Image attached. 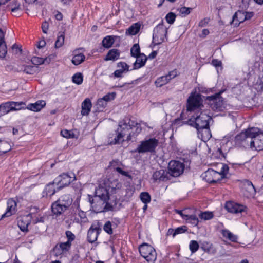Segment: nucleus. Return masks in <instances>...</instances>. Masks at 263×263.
<instances>
[{
	"label": "nucleus",
	"mask_w": 263,
	"mask_h": 263,
	"mask_svg": "<svg viewBox=\"0 0 263 263\" xmlns=\"http://www.w3.org/2000/svg\"><path fill=\"white\" fill-rule=\"evenodd\" d=\"M217 166L219 168V171L210 168L202 174L206 182L210 183H216L226 177L229 171L228 166L222 163H217Z\"/></svg>",
	"instance_id": "obj_1"
},
{
	"label": "nucleus",
	"mask_w": 263,
	"mask_h": 263,
	"mask_svg": "<svg viewBox=\"0 0 263 263\" xmlns=\"http://www.w3.org/2000/svg\"><path fill=\"white\" fill-rule=\"evenodd\" d=\"M257 128H249L245 131L237 135L235 138V145L246 148H251L252 137L257 133Z\"/></svg>",
	"instance_id": "obj_2"
},
{
	"label": "nucleus",
	"mask_w": 263,
	"mask_h": 263,
	"mask_svg": "<svg viewBox=\"0 0 263 263\" xmlns=\"http://www.w3.org/2000/svg\"><path fill=\"white\" fill-rule=\"evenodd\" d=\"M89 197V201L91 203V207L96 212H102V211L97 210L99 207L102 208L105 203L106 200H109V192L106 188L104 187H99L95 191V199Z\"/></svg>",
	"instance_id": "obj_3"
},
{
	"label": "nucleus",
	"mask_w": 263,
	"mask_h": 263,
	"mask_svg": "<svg viewBox=\"0 0 263 263\" xmlns=\"http://www.w3.org/2000/svg\"><path fill=\"white\" fill-rule=\"evenodd\" d=\"M131 129L126 123L121 121L117 130V136L110 143L117 144L123 143L124 141H129L132 139V134L129 132Z\"/></svg>",
	"instance_id": "obj_4"
},
{
	"label": "nucleus",
	"mask_w": 263,
	"mask_h": 263,
	"mask_svg": "<svg viewBox=\"0 0 263 263\" xmlns=\"http://www.w3.org/2000/svg\"><path fill=\"white\" fill-rule=\"evenodd\" d=\"M158 140L155 138L145 139L140 142L137 147L133 151L135 153L144 154L154 153L158 145Z\"/></svg>",
	"instance_id": "obj_5"
},
{
	"label": "nucleus",
	"mask_w": 263,
	"mask_h": 263,
	"mask_svg": "<svg viewBox=\"0 0 263 263\" xmlns=\"http://www.w3.org/2000/svg\"><path fill=\"white\" fill-rule=\"evenodd\" d=\"M211 118L206 113L200 112L199 115L196 117L192 116V117L189 120V124L194 126L196 129L201 127H205L209 126V121Z\"/></svg>",
	"instance_id": "obj_6"
},
{
	"label": "nucleus",
	"mask_w": 263,
	"mask_h": 263,
	"mask_svg": "<svg viewBox=\"0 0 263 263\" xmlns=\"http://www.w3.org/2000/svg\"><path fill=\"white\" fill-rule=\"evenodd\" d=\"M167 33V28L164 26L163 21L154 29L153 34V43L159 45L164 41Z\"/></svg>",
	"instance_id": "obj_7"
},
{
	"label": "nucleus",
	"mask_w": 263,
	"mask_h": 263,
	"mask_svg": "<svg viewBox=\"0 0 263 263\" xmlns=\"http://www.w3.org/2000/svg\"><path fill=\"white\" fill-rule=\"evenodd\" d=\"M139 251L141 255L147 261L153 262L156 260L157 253L155 249L151 245L144 243L139 246Z\"/></svg>",
	"instance_id": "obj_8"
},
{
	"label": "nucleus",
	"mask_w": 263,
	"mask_h": 263,
	"mask_svg": "<svg viewBox=\"0 0 263 263\" xmlns=\"http://www.w3.org/2000/svg\"><path fill=\"white\" fill-rule=\"evenodd\" d=\"M76 179L75 175L73 173H63L55 178L54 183H56L57 190L68 185L72 181Z\"/></svg>",
	"instance_id": "obj_9"
},
{
	"label": "nucleus",
	"mask_w": 263,
	"mask_h": 263,
	"mask_svg": "<svg viewBox=\"0 0 263 263\" xmlns=\"http://www.w3.org/2000/svg\"><path fill=\"white\" fill-rule=\"evenodd\" d=\"M221 93L222 91H220L208 97V99L210 102V106L214 110L222 111L225 108V102L220 96Z\"/></svg>",
	"instance_id": "obj_10"
},
{
	"label": "nucleus",
	"mask_w": 263,
	"mask_h": 263,
	"mask_svg": "<svg viewBox=\"0 0 263 263\" xmlns=\"http://www.w3.org/2000/svg\"><path fill=\"white\" fill-rule=\"evenodd\" d=\"M168 171L170 178L178 177L182 174L184 170L183 163L178 161H171L168 164Z\"/></svg>",
	"instance_id": "obj_11"
},
{
	"label": "nucleus",
	"mask_w": 263,
	"mask_h": 263,
	"mask_svg": "<svg viewBox=\"0 0 263 263\" xmlns=\"http://www.w3.org/2000/svg\"><path fill=\"white\" fill-rule=\"evenodd\" d=\"M202 105V99L199 94H193L187 99V110L194 111L199 108Z\"/></svg>",
	"instance_id": "obj_12"
},
{
	"label": "nucleus",
	"mask_w": 263,
	"mask_h": 263,
	"mask_svg": "<svg viewBox=\"0 0 263 263\" xmlns=\"http://www.w3.org/2000/svg\"><path fill=\"white\" fill-rule=\"evenodd\" d=\"M101 231L102 229L98 222L92 224L87 232L88 241L91 243L95 242Z\"/></svg>",
	"instance_id": "obj_13"
},
{
	"label": "nucleus",
	"mask_w": 263,
	"mask_h": 263,
	"mask_svg": "<svg viewBox=\"0 0 263 263\" xmlns=\"http://www.w3.org/2000/svg\"><path fill=\"white\" fill-rule=\"evenodd\" d=\"M152 179L153 182L160 183L164 182L171 179L170 174L167 170L161 169L154 172Z\"/></svg>",
	"instance_id": "obj_14"
},
{
	"label": "nucleus",
	"mask_w": 263,
	"mask_h": 263,
	"mask_svg": "<svg viewBox=\"0 0 263 263\" xmlns=\"http://www.w3.org/2000/svg\"><path fill=\"white\" fill-rule=\"evenodd\" d=\"M251 149L257 151L263 150V133L260 132L258 128V131L252 137Z\"/></svg>",
	"instance_id": "obj_15"
},
{
	"label": "nucleus",
	"mask_w": 263,
	"mask_h": 263,
	"mask_svg": "<svg viewBox=\"0 0 263 263\" xmlns=\"http://www.w3.org/2000/svg\"><path fill=\"white\" fill-rule=\"evenodd\" d=\"M225 208L229 212L235 214L246 212L247 210L246 206L232 201L227 202Z\"/></svg>",
	"instance_id": "obj_16"
},
{
	"label": "nucleus",
	"mask_w": 263,
	"mask_h": 263,
	"mask_svg": "<svg viewBox=\"0 0 263 263\" xmlns=\"http://www.w3.org/2000/svg\"><path fill=\"white\" fill-rule=\"evenodd\" d=\"M71 244L69 242H59L57 243L53 249V252L56 256L66 254L70 249Z\"/></svg>",
	"instance_id": "obj_17"
},
{
	"label": "nucleus",
	"mask_w": 263,
	"mask_h": 263,
	"mask_svg": "<svg viewBox=\"0 0 263 263\" xmlns=\"http://www.w3.org/2000/svg\"><path fill=\"white\" fill-rule=\"evenodd\" d=\"M117 66L119 69L115 70L112 74L116 78H122L123 73L129 71V66L124 62L118 63Z\"/></svg>",
	"instance_id": "obj_18"
},
{
	"label": "nucleus",
	"mask_w": 263,
	"mask_h": 263,
	"mask_svg": "<svg viewBox=\"0 0 263 263\" xmlns=\"http://www.w3.org/2000/svg\"><path fill=\"white\" fill-rule=\"evenodd\" d=\"M17 203L16 201L12 199H9L7 201V207L6 212L2 215L1 219L5 217H8L15 213V209Z\"/></svg>",
	"instance_id": "obj_19"
},
{
	"label": "nucleus",
	"mask_w": 263,
	"mask_h": 263,
	"mask_svg": "<svg viewBox=\"0 0 263 263\" xmlns=\"http://www.w3.org/2000/svg\"><path fill=\"white\" fill-rule=\"evenodd\" d=\"M196 129L198 138L202 141H205L208 140L212 136L209 126L205 127L199 128Z\"/></svg>",
	"instance_id": "obj_20"
},
{
	"label": "nucleus",
	"mask_w": 263,
	"mask_h": 263,
	"mask_svg": "<svg viewBox=\"0 0 263 263\" xmlns=\"http://www.w3.org/2000/svg\"><path fill=\"white\" fill-rule=\"evenodd\" d=\"M244 14V11L242 10H238L236 12L233 16L231 24H234L235 27H238L241 23L245 21Z\"/></svg>",
	"instance_id": "obj_21"
},
{
	"label": "nucleus",
	"mask_w": 263,
	"mask_h": 263,
	"mask_svg": "<svg viewBox=\"0 0 263 263\" xmlns=\"http://www.w3.org/2000/svg\"><path fill=\"white\" fill-rule=\"evenodd\" d=\"M18 71H23L27 74H34L39 72L38 66L30 65H22L19 66Z\"/></svg>",
	"instance_id": "obj_22"
},
{
	"label": "nucleus",
	"mask_w": 263,
	"mask_h": 263,
	"mask_svg": "<svg viewBox=\"0 0 263 263\" xmlns=\"http://www.w3.org/2000/svg\"><path fill=\"white\" fill-rule=\"evenodd\" d=\"M244 185V195L248 198L253 197L255 194L256 190L252 183L247 181Z\"/></svg>",
	"instance_id": "obj_23"
},
{
	"label": "nucleus",
	"mask_w": 263,
	"mask_h": 263,
	"mask_svg": "<svg viewBox=\"0 0 263 263\" xmlns=\"http://www.w3.org/2000/svg\"><path fill=\"white\" fill-rule=\"evenodd\" d=\"M62 205L63 208L68 209L72 202V199L70 197L69 195H64L62 196L57 201Z\"/></svg>",
	"instance_id": "obj_24"
},
{
	"label": "nucleus",
	"mask_w": 263,
	"mask_h": 263,
	"mask_svg": "<svg viewBox=\"0 0 263 263\" xmlns=\"http://www.w3.org/2000/svg\"><path fill=\"white\" fill-rule=\"evenodd\" d=\"M56 185V183H54V180L52 182H50L48 184L44 191L43 192V197L45 196H49L51 197L53 195L55 194L57 190H56L55 185Z\"/></svg>",
	"instance_id": "obj_25"
},
{
	"label": "nucleus",
	"mask_w": 263,
	"mask_h": 263,
	"mask_svg": "<svg viewBox=\"0 0 263 263\" xmlns=\"http://www.w3.org/2000/svg\"><path fill=\"white\" fill-rule=\"evenodd\" d=\"M92 107V104L91 100L89 98H86L82 103L81 107V114L82 116H87L89 115L91 108Z\"/></svg>",
	"instance_id": "obj_26"
},
{
	"label": "nucleus",
	"mask_w": 263,
	"mask_h": 263,
	"mask_svg": "<svg viewBox=\"0 0 263 263\" xmlns=\"http://www.w3.org/2000/svg\"><path fill=\"white\" fill-rule=\"evenodd\" d=\"M46 105V102L44 100H39L35 103H31L28 105L27 108L33 111H39L41 110Z\"/></svg>",
	"instance_id": "obj_27"
},
{
	"label": "nucleus",
	"mask_w": 263,
	"mask_h": 263,
	"mask_svg": "<svg viewBox=\"0 0 263 263\" xmlns=\"http://www.w3.org/2000/svg\"><path fill=\"white\" fill-rule=\"evenodd\" d=\"M136 60L134 64V69H136L143 66L147 60V57L144 54H140L139 55L136 57Z\"/></svg>",
	"instance_id": "obj_28"
},
{
	"label": "nucleus",
	"mask_w": 263,
	"mask_h": 263,
	"mask_svg": "<svg viewBox=\"0 0 263 263\" xmlns=\"http://www.w3.org/2000/svg\"><path fill=\"white\" fill-rule=\"evenodd\" d=\"M120 52L117 49L110 50L106 55L104 60L116 61L119 58Z\"/></svg>",
	"instance_id": "obj_29"
},
{
	"label": "nucleus",
	"mask_w": 263,
	"mask_h": 263,
	"mask_svg": "<svg viewBox=\"0 0 263 263\" xmlns=\"http://www.w3.org/2000/svg\"><path fill=\"white\" fill-rule=\"evenodd\" d=\"M66 210V209L63 208L62 206V205L56 201L54 203H52L51 205V211L53 215L56 216H60L63 213H64Z\"/></svg>",
	"instance_id": "obj_30"
},
{
	"label": "nucleus",
	"mask_w": 263,
	"mask_h": 263,
	"mask_svg": "<svg viewBox=\"0 0 263 263\" xmlns=\"http://www.w3.org/2000/svg\"><path fill=\"white\" fill-rule=\"evenodd\" d=\"M141 24L139 23H136L130 26L126 31V34L129 35H136L139 31Z\"/></svg>",
	"instance_id": "obj_31"
},
{
	"label": "nucleus",
	"mask_w": 263,
	"mask_h": 263,
	"mask_svg": "<svg viewBox=\"0 0 263 263\" xmlns=\"http://www.w3.org/2000/svg\"><path fill=\"white\" fill-rule=\"evenodd\" d=\"M221 234L223 237L226 238L232 242H237L238 236L234 235L228 230H222Z\"/></svg>",
	"instance_id": "obj_32"
},
{
	"label": "nucleus",
	"mask_w": 263,
	"mask_h": 263,
	"mask_svg": "<svg viewBox=\"0 0 263 263\" xmlns=\"http://www.w3.org/2000/svg\"><path fill=\"white\" fill-rule=\"evenodd\" d=\"M115 36L108 35L105 37L102 41V46L105 48H109L111 47L115 42Z\"/></svg>",
	"instance_id": "obj_33"
},
{
	"label": "nucleus",
	"mask_w": 263,
	"mask_h": 263,
	"mask_svg": "<svg viewBox=\"0 0 263 263\" xmlns=\"http://www.w3.org/2000/svg\"><path fill=\"white\" fill-rule=\"evenodd\" d=\"M11 149V146L8 142L0 139V155L9 152Z\"/></svg>",
	"instance_id": "obj_34"
},
{
	"label": "nucleus",
	"mask_w": 263,
	"mask_h": 263,
	"mask_svg": "<svg viewBox=\"0 0 263 263\" xmlns=\"http://www.w3.org/2000/svg\"><path fill=\"white\" fill-rule=\"evenodd\" d=\"M170 82L167 75L158 78L155 82L157 87H161Z\"/></svg>",
	"instance_id": "obj_35"
},
{
	"label": "nucleus",
	"mask_w": 263,
	"mask_h": 263,
	"mask_svg": "<svg viewBox=\"0 0 263 263\" xmlns=\"http://www.w3.org/2000/svg\"><path fill=\"white\" fill-rule=\"evenodd\" d=\"M76 53L77 51H74ZM85 56L82 53H76L72 59V63L75 65H78L84 61Z\"/></svg>",
	"instance_id": "obj_36"
},
{
	"label": "nucleus",
	"mask_w": 263,
	"mask_h": 263,
	"mask_svg": "<svg viewBox=\"0 0 263 263\" xmlns=\"http://www.w3.org/2000/svg\"><path fill=\"white\" fill-rule=\"evenodd\" d=\"M182 218L187 222L191 223L195 226L198 223V219L195 215H182Z\"/></svg>",
	"instance_id": "obj_37"
},
{
	"label": "nucleus",
	"mask_w": 263,
	"mask_h": 263,
	"mask_svg": "<svg viewBox=\"0 0 263 263\" xmlns=\"http://www.w3.org/2000/svg\"><path fill=\"white\" fill-rule=\"evenodd\" d=\"M11 111L20 110L25 107V104L22 102H9Z\"/></svg>",
	"instance_id": "obj_38"
},
{
	"label": "nucleus",
	"mask_w": 263,
	"mask_h": 263,
	"mask_svg": "<svg viewBox=\"0 0 263 263\" xmlns=\"http://www.w3.org/2000/svg\"><path fill=\"white\" fill-rule=\"evenodd\" d=\"M11 111L9 102L0 105V117Z\"/></svg>",
	"instance_id": "obj_39"
},
{
	"label": "nucleus",
	"mask_w": 263,
	"mask_h": 263,
	"mask_svg": "<svg viewBox=\"0 0 263 263\" xmlns=\"http://www.w3.org/2000/svg\"><path fill=\"white\" fill-rule=\"evenodd\" d=\"M7 53V47L5 41L0 42V58L4 59Z\"/></svg>",
	"instance_id": "obj_40"
},
{
	"label": "nucleus",
	"mask_w": 263,
	"mask_h": 263,
	"mask_svg": "<svg viewBox=\"0 0 263 263\" xmlns=\"http://www.w3.org/2000/svg\"><path fill=\"white\" fill-rule=\"evenodd\" d=\"M192 9L191 7H181L178 8L177 11L182 17H185L191 12Z\"/></svg>",
	"instance_id": "obj_41"
},
{
	"label": "nucleus",
	"mask_w": 263,
	"mask_h": 263,
	"mask_svg": "<svg viewBox=\"0 0 263 263\" xmlns=\"http://www.w3.org/2000/svg\"><path fill=\"white\" fill-rule=\"evenodd\" d=\"M64 34L63 32L59 33L55 43V48H60L63 45L64 43Z\"/></svg>",
	"instance_id": "obj_42"
},
{
	"label": "nucleus",
	"mask_w": 263,
	"mask_h": 263,
	"mask_svg": "<svg viewBox=\"0 0 263 263\" xmlns=\"http://www.w3.org/2000/svg\"><path fill=\"white\" fill-rule=\"evenodd\" d=\"M131 55L133 57H136L140 55V48L138 44H135L130 49Z\"/></svg>",
	"instance_id": "obj_43"
},
{
	"label": "nucleus",
	"mask_w": 263,
	"mask_h": 263,
	"mask_svg": "<svg viewBox=\"0 0 263 263\" xmlns=\"http://www.w3.org/2000/svg\"><path fill=\"white\" fill-rule=\"evenodd\" d=\"M140 199L144 204H147L150 202L151 196L147 192H142L140 195Z\"/></svg>",
	"instance_id": "obj_44"
},
{
	"label": "nucleus",
	"mask_w": 263,
	"mask_h": 263,
	"mask_svg": "<svg viewBox=\"0 0 263 263\" xmlns=\"http://www.w3.org/2000/svg\"><path fill=\"white\" fill-rule=\"evenodd\" d=\"M83 80V74L81 73H76L72 77V81L73 83L80 85L82 83Z\"/></svg>",
	"instance_id": "obj_45"
},
{
	"label": "nucleus",
	"mask_w": 263,
	"mask_h": 263,
	"mask_svg": "<svg viewBox=\"0 0 263 263\" xmlns=\"http://www.w3.org/2000/svg\"><path fill=\"white\" fill-rule=\"evenodd\" d=\"M114 209L113 206L108 202V200H106L105 203L104 204V206H102V208L99 207L97 208L98 210L102 211V212H108L112 211Z\"/></svg>",
	"instance_id": "obj_46"
},
{
	"label": "nucleus",
	"mask_w": 263,
	"mask_h": 263,
	"mask_svg": "<svg viewBox=\"0 0 263 263\" xmlns=\"http://www.w3.org/2000/svg\"><path fill=\"white\" fill-rule=\"evenodd\" d=\"M46 60V58L43 59L42 58L33 57L32 58L31 61L33 65H36V66H37L38 65L44 64Z\"/></svg>",
	"instance_id": "obj_47"
},
{
	"label": "nucleus",
	"mask_w": 263,
	"mask_h": 263,
	"mask_svg": "<svg viewBox=\"0 0 263 263\" xmlns=\"http://www.w3.org/2000/svg\"><path fill=\"white\" fill-rule=\"evenodd\" d=\"M17 225L22 231H28V226L29 225V223L28 222H24L22 219H20L18 220Z\"/></svg>",
	"instance_id": "obj_48"
},
{
	"label": "nucleus",
	"mask_w": 263,
	"mask_h": 263,
	"mask_svg": "<svg viewBox=\"0 0 263 263\" xmlns=\"http://www.w3.org/2000/svg\"><path fill=\"white\" fill-rule=\"evenodd\" d=\"M9 7L12 12H17L21 10L20 3H18L17 1L13 2Z\"/></svg>",
	"instance_id": "obj_49"
},
{
	"label": "nucleus",
	"mask_w": 263,
	"mask_h": 263,
	"mask_svg": "<svg viewBox=\"0 0 263 263\" xmlns=\"http://www.w3.org/2000/svg\"><path fill=\"white\" fill-rule=\"evenodd\" d=\"M107 103L102 98L99 99L97 102V108L99 111H101L105 107Z\"/></svg>",
	"instance_id": "obj_50"
},
{
	"label": "nucleus",
	"mask_w": 263,
	"mask_h": 263,
	"mask_svg": "<svg viewBox=\"0 0 263 263\" xmlns=\"http://www.w3.org/2000/svg\"><path fill=\"white\" fill-rule=\"evenodd\" d=\"M190 249L192 253L196 252L199 249V246L196 240H191L189 245Z\"/></svg>",
	"instance_id": "obj_51"
},
{
	"label": "nucleus",
	"mask_w": 263,
	"mask_h": 263,
	"mask_svg": "<svg viewBox=\"0 0 263 263\" xmlns=\"http://www.w3.org/2000/svg\"><path fill=\"white\" fill-rule=\"evenodd\" d=\"M199 216L200 218L204 220H209L213 217V214L210 212H204L200 213L199 214Z\"/></svg>",
	"instance_id": "obj_52"
},
{
	"label": "nucleus",
	"mask_w": 263,
	"mask_h": 263,
	"mask_svg": "<svg viewBox=\"0 0 263 263\" xmlns=\"http://www.w3.org/2000/svg\"><path fill=\"white\" fill-rule=\"evenodd\" d=\"M122 121L124 123H126L130 129H132L133 127H137L139 125L135 121L128 118H126Z\"/></svg>",
	"instance_id": "obj_53"
},
{
	"label": "nucleus",
	"mask_w": 263,
	"mask_h": 263,
	"mask_svg": "<svg viewBox=\"0 0 263 263\" xmlns=\"http://www.w3.org/2000/svg\"><path fill=\"white\" fill-rule=\"evenodd\" d=\"M176 15L173 12H169L165 16L166 22L170 24H173L176 18Z\"/></svg>",
	"instance_id": "obj_54"
},
{
	"label": "nucleus",
	"mask_w": 263,
	"mask_h": 263,
	"mask_svg": "<svg viewBox=\"0 0 263 263\" xmlns=\"http://www.w3.org/2000/svg\"><path fill=\"white\" fill-rule=\"evenodd\" d=\"M66 237L67 239L66 241L67 242H69L72 245V242L75 239L76 236L75 235L70 231H66L65 232Z\"/></svg>",
	"instance_id": "obj_55"
},
{
	"label": "nucleus",
	"mask_w": 263,
	"mask_h": 263,
	"mask_svg": "<svg viewBox=\"0 0 263 263\" xmlns=\"http://www.w3.org/2000/svg\"><path fill=\"white\" fill-rule=\"evenodd\" d=\"M212 244L207 242H203L201 245V248L205 252L209 253L211 250Z\"/></svg>",
	"instance_id": "obj_56"
},
{
	"label": "nucleus",
	"mask_w": 263,
	"mask_h": 263,
	"mask_svg": "<svg viewBox=\"0 0 263 263\" xmlns=\"http://www.w3.org/2000/svg\"><path fill=\"white\" fill-rule=\"evenodd\" d=\"M61 135L66 138H72L74 137V134L71 131L68 130H62L61 131Z\"/></svg>",
	"instance_id": "obj_57"
},
{
	"label": "nucleus",
	"mask_w": 263,
	"mask_h": 263,
	"mask_svg": "<svg viewBox=\"0 0 263 263\" xmlns=\"http://www.w3.org/2000/svg\"><path fill=\"white\" fill-rule=\"evenodd\" d=\"M104 230L109 234H111L113 233V231L111 228V223L109 221H107L103 228Z\"/></svg>",
	"instance_id": "obj_58"
},
{
	"label": "nucleus",
	"mask_w": 263,
	"mask_h": 263,
	"mask_svg": "<svg viewBox=\"0 0 263 263\" xmlns=\"http://www.w3.org/2000/svg\"><path fill=\"white\" fill-rule=\"evenodd\" d=\"M174 231L175 233H174V237H175L176 235L183 233L186 231V227L185 226H182L181 227L177 228L174 230Z\"/></svg>",
	"instance_id": "obj_59"
},
{
	"label": "nucleus",
	"mask_w": 263,
	"mask_h": 263,
	"mask_svg": "<svg viewBox=\"0 0 263 263\" xmlns=\"http://www.w3.org/2000/svg\"><path fill=\"white\" fill-rule=\"evenodd\" d=\"M110 165L112 169L116 171V168L120 167V166L122 165V164L119 160H114L110 162Z\"/></svg>",
	"instance_id": "obj_60"
},
{
	"label": "nucleus",
	"mask_w": 263,
	"mask_h": 263,
	"mask_svg": "<svg viewBox=\"0 0 263 263\" xmlns=\"http://www.w3.org/2000/svg\"><path fill=\"white\" fill-rule=\"evenodd\" d=\"M115 96L116 94L114 92L109 93L104 96L103 98H102V99L107 103V102L114 100L115 98Z\"/></svg>",
	"instance_id": "obj_61"
},
{
	"label": "nucleus",
	"mask_w": 263,
	"mask_h": 263,
	"mask_svg": "<svg viewBox=\"0 0 263 263\" xmlns=\"http://www.w3.org/2000/svg\"><path fill=\"white\" fill-rule=\"evenodd\" d=\"M166 75L171 81L178 75V72L177 69H174L173 70L169 72Z\"/></svg>",
	"instance_id": "obj_62"
},
{
	"label": "nucleus",
	"mask_w": 263,
	"mask_h": 263,
	"mask_svg": "<svg viewBox=\"0 0 263 263\" xmlns=\"http://www.w3.org/2000/svg\"><path fill=\"white\" fill-rule=\"evenodd\" d=\"M116 171L120 173L122 176H124L128 177L129 178H132V176L128 174L127 172L123 171L120 167L116 168Z\"/></svg>",
	"instance_id": "obj_63"
},
{
	"label": "nucleus",
	"mask_w": 263,
	"mask_h": 263,
	"mask_svg": "<svg viewBox=\"0 0 263 263\" xmlns=\"http://www.w3.org/2000/svg\"><path fill=\"white\" fill-rule=\"evenodd\" d=\"M210 21V18H204L202 20H201L199 24H198V26L199 27H203L205 26H206L208 23Z\"/></svg>",
	"instance_id": "obj_64"
}]
</instances>
